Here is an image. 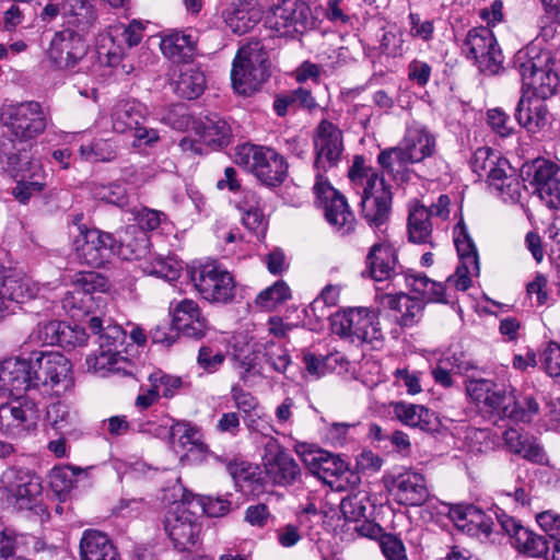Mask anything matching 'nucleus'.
I'll use <instances>...</instances> for the list:
<instances>
[{
    "label": "nucleus",
    "instance_id": "1",
    "mask_svg": "<svg viewBox=\"0 0 560 560\" xmlns=\"http://www.w3.org/2000/svg\"><path fill=\"white\" fill-rule=\"evenodd\" d=\"M349 178L362 186L360 213L371 228L386 225L392 217L393 191L384 175L366 166L363 156H355L349 170Z\"/></svg>",
    "mask_w": 560,
    "mask_h": 560
},
{
    "label": "nucleus",
    "instance_id": "2",
    "mask_svg": "<svg viewBox=\"0 0 560 560\" xmlns=\"http://www.w3.org/2000/svg\"><path fill=\"white\" fill-rule=\"evenodd\" d=\"M512 63L521 78L523 95L532 93V97L546 101L557 94L560 78L550 51L527 45L516 51Z\"/></svg>",
    "mask_w": 560,
    "mask_h": 560
},
{
    "label": "nucleus",
    "instance_id": "3",
    "mask_svg": "<svg viewBox=\"0 0 560 560\" xmlns=\"http://www.w3.org/2000/svg\"><path fill=\"white\" fill-rule=\"evenodd\" d=\"M0 125L11 142H28L42 135L47 117L39 102L25 101L4 105L0 110Z\"/></svg>",
    "mask_w": 560,
    "mask_h": 560
},
{
    "label": "nucleus",
    "instance_id": "4",
    "mask_svg": "<svg viewBox=\"0 0 560 560\" xmlns=\"http://www.w3.org/2000/svg\"><path fill=\"white\" fill-rule=\"evenodd\" d=\"M330 330L342 339L360 345L380 343L383 332L378 312L369 307H350L328 315Z\"/></svg>",
    "mask_w": 560,
    "mask_h": 560
},
{
    "label": "nucleus",
    "instance_id": "5",
    "mask_svg": "<svg viewBox=\"0 0 560 560\" xmlns=\"http://www.w3.org/2000/svg\"><path fill=\"white\" fill-rule=\"evenodd\" d=\"M235 163L253 173L267 187H278L288 177V162L272 148L250 143L237 145Z\"/></svg>",
    "mask_w": 560,
    "mask_h": 560
},
{
    "label": "nucleus",
    "instance_id": "6",
    "mask_svg": "<svg viewBox=\"0 0 560 560\" xmlns=\"http://www.w3.org/2000/svg\"><path fill=\"white\" fill-rule=\"evenodd\" d=\"M188 275L203 300L213 304H228L235 299L234 277L217 261L192 266L188 269Z\"/></svg>",
    "mask_w": 560,
    "mask_h": 560
},
{
    "label": "nucleus",
    "instance_id": "7",
    "mask_svg": "<svg viewBox=\"0 0 560 560\" xmlns=\"http://www.w3.org/2000/svg\"><path fill=\"white\" fill-rule=\"evenodd\" d=\"M310 471L336 491L353 489L361 483L359 472L352 470L339 455L317 448L304 458Z\"/></svg>",
    "mask_w": 560,
    "mask_h": 560
},
{
    "label": "nucleus",
    "instance_id": "8",
    "mask_svg": "<svg viewBox=\"0 0 560 560\" xmlns=\"http://www.w3.org/2000/svg\"><path fill=\"white\" fill-rule=\"evenodd\" d=\"M27 360L34 388L50 386L59 395L61 390L72 385V364L63 354L54 351H33Z\"/></svg>",
    "mask_w": 560,
    "mask_h": 560
},
{
    "label": "nucleus",
    "instance_id": "9",
    "mask_svg": "<svg viewBox=\"0 0 560 560\" xmlns=\"http://www.w3.org/2000/svg\"><path fill=\"white\" fill-rule=\"evenodd\" d=\"M268 23L279 36L294 39L315 27V18L304 0H278Z\"/></svg>",
    "mask_w": 560,
    "mask_h": 560
},
{
    "label": "nucleus",
    "instance_id": "10",
    "mask_svg": "<svg viewBox=\"0 0 560 560\" xmlns=\"http://www.w3.org/2000/svg\"><path fill=\"white\" fill-rule=\"evenodd\" d=\"M463 49L467 59L487 75L498 74L503 69L504 57L493 32L487 26L468 31Z\"/></svg>",
    "mask_w": 560,
    "mask_h": 560
},
{
    "label": "nucleus",
    "instance_id": "11",
    "mask_svg": "<svg viewBox=\"0 0 560 560\" xmlns=\"http://www.w3.org/2000/svg\"><path fill=\"white\" fill-rule=\"evenodd\" d=\"M73 250L80 264L102 268L116 256L117 240L112 233L80 225Z\"/></svg>",
    "mask_w": 560,
    "mask_h": 560
},
{
    "label": "nucleus",
    "instance_id": "12",
    "mask_svg": "<svg viewBox=\"0 0 560 560\" xmlns=\"http://www.w3.org/2000/svg\"><path fill=\"white\" fill-rule=\"evenodd\" d=\"M521 177L549 209H560V166L558 164L537 158L522 166Z\"/></svg>",
    "mask_w": 560,
    "mask_h": 560
},
{
    "label": "nucleus",
    "instance_id": "13",
    "mask_svg": "<svg viewBox=\"0 0 560 560\" xmlns=\"http://www.w3.org/2000/svg\"><path fill=\"white\" fill-rule=\"evenodd\" d=\"M315 182L328 180L325 174L336 167L345 151L341 129L334 122L323 119L313 135Z\"/></svg>",
    "mask_w": 560,
    "mask_h": 560
},
{
    "label": "nucleus",
    "instance_id": "14",
    "mask_svg": "<svg viewBox=\"0 0 560 560\" xmlns=\"http://www.w3.org/2000/svg\"><path fill=\"white\" fill-rule=\"evenodd\" d=\"M383 483L399 505L421 506L431 497L425 477L412 469L387 474L383 477Z\"/></svg>",
    "mask_w": 560,
    "mask_h": 560
},
{
    "label": "nucleus",
    "instance_id": "15",
    "mask_svg": "<svg viewBox=\"0 0 560 560\" xmlns=\"http://www.w3.org/2000/svg\"><path fill=\"white\" fill-rule=\"evenodd\" d=\"M10 401L0 405V432L21 438L35 429L39 419V410L34 399L18 395Z\"/></svg>",
    "mask_w": 560,
    "mask_h": 560
},
{
    "label": "nucleus",
    "instance_id": "16",
    "mask_svg": "<svg viewBox=\"0 0 560 560\" xmlns=\"http://www.w3.org/2000/svg\"><path fill=\"white\" fill-rule=\"evenodd\" d=\"M313 190L324 207L326 221L342 236L354 232L357 220L346 197L329 180L315 182Z\"/></svg>",
    "mask_w": 560,
    "mask_h": 560
},
{
    "label": "nucleus",
    "instance_id": "17",
    "mask_svg": "<svg viewBox=\"0 0 560 560\" xmlns=\"http://www.w3.org/2000/svg\"><path fill=\"white\" fill-rule=\"evenodd\" d=\"M454 244L459 264L455 273L447 278V282L453 283L459 291H466L472 283L469 276L479 273V257L463 218L454 226Z\"/></svg>",
    "mask_w": 560,
    "mask_h": 560
},
{
    "label": "nucleus",
    "instance_id": "18",
    "mask_svg": "<svg viewBox=\"0 0 560 560\" xmlns=\"http://www.w3.org/2000/svg\"><path fill=\"white\" fill-rule=\"evenodd\" d=\"M197 513L185 504H176L165 516L164 527L178 551L189 550L197 542L200 525Z\"/></svg>",
    "mask_w": 560,
    "mask_h": 560
},
{
    "label": "nucleus",
    "instance_id": "19",
    "mask_svg": "<svg viewBox=\"0 0 560 560\" xmlns=\"http://www.w3.org/2000/svg\"><path fill=\"white\" fill-rule=\"evenodd\" d=\"M89 46L73 30L55 33L48 49L49 60L59 69L73 70L86 56Z\"/></svg>",
    "mask_w": 560,
    "mask_h": 560
},
{
    "label": "nucleus",
    "instance_id": "20",
    "mask_svg": "<svg viewBox=\"0 0 560 560\" xmlns=\"http://www.w3.org/2000/svg\"><path fill=\"white\" fill-rule=\"evenodd\" d=\"M402 273V266L398 262L397 249L387 241L373 244L365 257L363 277L374 281L389 280Z\"/></svg>",
    "mask_w": 560,
    "mask_h": 560
},
{
    "label": "nucleus",
    "instance_id": "21",
    "mask_svg": "<svg viewBox=\"0 0 560 560\" xmlns=\"http://www.w3.org/2000/svg\"><path fill=\"white\" fill-rule=\"evenodd\" d=\"M45 549V542L28 533H19L0 521V558L2 560H31Z\"/></svg>",
    "mask_w": 560,
    "mask_h": 560
},
{
    "label": "nucleus",
    "instance_id": "22",
    "mask_svg": "<svg viewBox=\"0 0 560 560\" xmlns=\"http://www.w3.org/2000/svg\"><path fill=\"white\" fill-rule=\"evenodd\" d=\"M265 451L266 474L276 485L287 487L300 479L301 468L285 448L272 441Z\"/></svg>",
    "mask_w": 560,
    "mask_h": 560
},
{
    "label": "nucleus",
    "instance_id": "23",
    "mask_svg": "<svg viewBox=\"0 0 560 560\" xmlns=\"http://www.w3.org/2000/svg\"><path fill=\"white\" fill-rule=\"evenodd\" d=\"M500 406L494 413L500 419H510L515 422L529 423L539 411V404L532 393L517 392L504 386L501 394Z\"/></svg>",
    "mask_w": 560,
    "mask_h": 560
},
{
    "label": "nucleus",
    "instance_id": "24",
    "mask_svg": "<svg viewBox=\"0 0 560 560\" xmlns=\"http://www.w3.org/2000/svg\"><path fill=\"white\" fill-rule=\"evenodd\" d=\"M36 337L44 345L59 346L71 349L86 343L89 335L86 329L79 325H70L62 320L39 323L35 330Z\"/></svg>",
    "mask_w": 560,
    "mask_h": 560
},
{
    "label": "nucleus",
    "instance_id": "25",
    "mask_svg": "<svg viewBox=\"0 0 560 560\" xmlns=\"http://www.w3.org/2000/svg\"><path fill=\"white\" fill-rule=\"evenodd\" d=\"M13 497L19 510H42L43 480L33 470L18 467L12 469Z\"/></svg>",
    "mask_w": 560,
    "mask_h": 560
},
{
    "label": "nucleus",
    "instance_id": "26",
    "mask_svg": "<svg viewBox=\"0 0 560 560\" xmlns=\"http://www.w3.org/2000/svg\"><path fill=\"white\" fill-rule=\"evenodd\" d=\"M109 287L108 278L102 273L81 272L77 278L74 290L65 299L63 307L89 313L93 294L104 293L109 290Z\"/></svg>",
    "mask_w": 560,
    "mask_h": 560
},
{
    "label": "nucleus",
    "instance_id": "27",
    "mask_svg": "<svg viewBox=\"0 0 560 560\" xmlns=\"http://www.w3.org/2000/svg\"><path fill=\"white\" fill-rule=\"evenodd\" d=\"M448 517L457 528L471 536L489 537L493 532L494 522L491 514H487L474 504H454L448 510Z\"/></svg>",
    "mask_w": 560,
    "mask_h": 560
},
{
    "label": "nucleus",
    "instance_id": "28",
    "mask_svg": "<svg viewBox=\"0 0 560 560\" xmlns=\"http://www.w3.org/2000/svg\"><path fill=\"white\" fill-rule=\"evenodd\" d=\"M27 358H7L0 361V390H7L11 396L33 389L31 369Z\"/></svg>",
    "mask_w": 560,
    "mask_h": 560
},
{
    "label": "nucleus",
    "instance_id": "29",
    "mask_svg": "<svg viewBox=\"0 0 560 560\" xmlns=\"http://www.w3.org/2000/svg\"><path fill=\"white\" fill-rule=\"evenodd\" d=\"M503 440L509 452L521 456L527 462L541 466L549 464L544 446L534 435L510 428L504 431Z\"/></svg>",
    "mask_w": 560,
    "mask_h": 560
},
{
    "label": "nucleus",
    "instance_id": "30",
    "mask_svg": "<svg viewBox=\"0 0 560 560\" xmlns=\"http://www.w3.org/2000/svg\"><path fill=\"white\" fill-rule=\"evenodd\" d=\"M495 165L489 170L487 180L489 185L494 188L499 195L506 201L517 202L522 195V187H524L515 170L511 166L505 158L495 161Z\"/></svg>",
    "mask_w": 560,
    "mask_h": 560
},
{
    "label": "nucleus",
    "instance_id": "31",
    "mask_svg": "<svg viewBox=\"0 0 560 560\" xmlns=\"http://www.w3.org/2000/svg\"><path fill=\"white\" fill-rule=\"evenodd\" d=\"M514 116L518 125L532 135L544 130L550 119V113L545 101L528 95L521 96Z\"/></svg>",
    "mask_w": 560,
    "mask_h": 560
},
{
    "label": "nucleus",
    "instance_id": "32",
    "mask_svg": "<svg viewBox=\"0 0 560 560\" xmlns=\"http://www.w3.org/2000/svg\"><path fill=\"white\" fill-rule=\"evenodd\" d=\"M195 130L212 150L224 149L233 141L231 125L219 114H209L195 121Z\"/></svg>",
    "mask_w": 560,
    "mask_h": 560
},
{
    "label": "nucleus",
    "instance_id": "33",
    "mask_svg": "<svg viewBox=\"0 0 560 560\" xmlns=\"http://www.w3.org/2000/svg\"><path fill=\"white\" fill-rule=\"evenodd\" d=\"M160 48L173 62H190L197 54V37L190 31H172L162 37Z\"/></svg>",
    "mask_w": 560,
    "mask_h": 560
},
{
    "label": "nucleus",
    "instance_id": "34",
    "mask_svg": "<svg viewBox=\"0 0 560 560\" xmlns=\"http://www.w3.org/2000/svg\"><path fill=\"white\" fill-rule=\"evenodd\" d=\"M79 548L81 560H121L110 538L96 529L83 532Z\"/></svg>",
    "mask_w": 560,
    "mask_h": 560
},
{
    "label": "nucleus",
    "instance_id": "35",
    "mask_svg": "<svg viewBox=\"0 0 560 560\" xmlns=\"http://www.w3.org/2000/svg\"><path fill=\"white\" fill-rule=\"evenodd\" d=\"M382 304L399 314L396 317L401 327H412L418 324L423 315L425 302L410 296L407 293L384 294Z\"/></svg>",
    "mask_w": 560,
    "mask_h": 560
},
{
    "label": "nucleus",
    "instance_id": "36",
    "mask_svg": "<svg viewBox=\"0 0 560 560\" xmlns=\"http://www.w3.org/2000/svg\"><path fill=\"white\" fill-rule=\"evenodd\" d=\"M394 413L405 425L419 428L424 432L435 433L441 427L439 417L421 405L398 401L394 405Z\"/></svg>",
    "mask_w": 560,
    "mask_h": 560
},
{
    "label": "nucleus",
    "instance_id": "37",
    "mask_svg": "<svg viewBox=\"0 0 560 560\" xmlns=\"http://www.w3.org/2000/svg\"><path fill=\"white\" fill-rule=\"evenodd\" d=\"M230 30L237 35L252 31L261 20V11L253 0H238L223 13Z\"/></svg>",
    "mask_w": 560,
    "mask_h": 560
},
{
    "label": "nucleus",
    "instance_id": "38",
    "mask_svg": "<svg viewBox=\"0 0 560 560\" xmlns=\"http://www.w3.org/2000/svg\"><path fill=\"white\" fill-rule=\"evenodd\" d=\"M270 75V69L265 67H246L242 63L232 65V85L235 92L241 95L249 96L257 92Z\"/></svg>",
    "mask_w": 560,
    "mask_h": 560
},
{
    "label": "nucleus",
    "instance_id": "39",
    "mask_svg": "<svg viewBox=\"0 0 560 560\" xmlns=\"http://www.w3.org/2000/svg\"><path fill=\"white\" fill-rule=\"evenodd\" d=\"M89 371H93L102 377L109 374L131 375L129 370L132 363L129 359L120 355L119 352L100 349L86 358Z\"/></svg>",
    "mask_w": 560,
    "mask_h": 560
},
{
    "label": "nucleus",
    "instance_id": "40",
    "mask_svg": "<svg viewBox=\"0 0 560 560\" xmlns=\"http://www.w3.org/2000/svg\"><path fill=\"white\" fill-rule=\"evenodd\" d=\"M150 254V238L137 226H128L117 240L116 256L122 260H140Z\"/></svg>",
    "mask_w": 560,
    "mask_h": 560
},
{
    "label": "nucleus",
    "instance_id": "41",
    "mask_svg": "<svg viewBox=\"0 0 560 560\" xmlns=\"http://www.w3.org/2000/svg\"><path fill=\"white\" fill-rule=\"evenodd\" d=\"M504 386L490 380H469L466 384V390L477 405H482L487 412L494 416L498 406H500L499 401Z\"/></svg>",
    "mask_w": 560,
    "mask_h": 560
},
{
    "label": "nucleus",
    "instance_id": "42",
    "mask_svg": "<svg viewBox=\"0 0 560 560\" xmlns=\"http://www.w3.org/2000/svg\"><path fill=\"white\" fill-rule=\"evenodd\" d=\"M143 107L133 101H119L112 112L113 130L118 133L131 132L138 125L144 124Z\"/></svg>",
    "mask_w": 560,
    "mask_h": 560
},
{
    "label": "nucleus",
    "instance_id": "43",
    "mask_svg": "<svg viewBox=\"0 0 560 560\" xmlns=\"http://www.w3.org/2000/svg\"><path fill=\"white\" fill-rule=\"evenodd\" d=\"M88 329L97 336L96 341L100 349L120 353L118 348L124 346L127 337L121 326L110 323L105 326L101 317L93 316L88 322Z\"/></svg>",
    "mask_w": 560,
    "mask_h": 560
},
{
    "label": "nucleus",
    "instance_id": "44",
    "mask_svg": "<svg viewBox=\"0 0 560 560\" xmlns=\"http://www.w3.org/2000/svg\"><path fill=\"white\" fill-rule=\"evenodd\" d=\"M432 223L427 211V207L423 205H417L409 210L407 232L408 240L413 244H428L434 247L435 244L432 241Z\"/></svg>",
    "mask_w": 560,
    "mask_h": 560
},
{
    "label": "nucleus",
    "instance_id": "45",
    "mask_svg": "<svg viewBox=\"0 0 560 560\" xmlns=\"http://www.w3.org/2000/svg\"><path fill=\"white\" fill-rule=\"evenodd\" d=\"M37 289L28 278L15 275L5 276L0 284V296L3 298L5 305L11 308V303H24L33 299Z\"/></svg>",
    "mask_w": 560,
    "mask_h": 560
},
{
    "label": "nucleus",
    "instance_id": "46",
    "mask_svg": "<svg viewBox=\"0 0 560 560\" xmlns=\"http://www.w3.org/2000/svg\"><path fill=\"white\" fill-rule=\"evenodd\" d=\"M402 142L407 148L411 164L432 156L435 151V138L424 129L409 130Z\"/></svg>",
    "mask_w": 560,
    "mask_h": 560
},
{
    "label": "nucleus",
    "instance_id": "47",
    "mask_svg": "<svg viewBox=\"0 0 560 560\" xmlns=\"http://www.w3.org/2000/svg\"><path fill=\"white\" fill-rule=\"evenodd\" d=\"M85 472L86 469L72 465L55 467L48 475L49 486L59 499L65 500L75 487L78 476Z\"/></svg>",
    "mask_w": 560,
    "mask_h": 560
},
{
    "label": "nucleus",
    "instance_id": "48",
    "mask_svg": "<svg viewBox=\"0 0 560 560\" xmlns=\"http://www.w3.org/2000/svg\"><path fill=\"white\" fill-rule=\"evenodd\" d=\"M206 89V75L195 67L182 71L175 83V92L178 96L186 100L198 98Z\"/></svg>",
    "mask_w": 560,
    "mask_h": 560
},
{
    "label": "nucleus",
    "instance_id": "49",
    "mask_svg": "<svg viewBox=\"0 0 560 560\" xmlns=\"http://www.w3.org/2000/svg\"><path fill=\"white\" fill-rule=\"evenodd\" d=\"M233 63H242L246 67H265L270 69L267 48L262 42L257 38L249 39L245 45L238 48Z\"/></svg>",
    "mask_w": 560,
    "mask_h": 560
},
{
    "label": "nucleus",
    "instance_id": "50",
    "mask_svg": "<svg viewBox=\"0 0 560 560\" xmlns=\"http://www.w3.org/2000/svg\"><path fill=\"white\" fill-rule=\"evenodd\" d=\"M228 472L235 485L241 488L248 485L252 488L250 490L254 491L261 487L259 468L247 462L234 459L232 464H229Z\"/></svg>",
    "mask_w": 560,
    "mask_h": 560
},
{
    "label": "nucleus",
    "instance_id": "51",
    "mask_svg": "<svg viewBox=\"0 0 560 560\" xmlns=\"http://www.w3.org/2000/svg\"><path fill=\"white\" fill-rule=\"evenodd\" d=\"M494 514L503 532L511 537L512 545L517 550H520L521 547H524V542L528 541L532 530L523 526L520 521H516L514 517L508 515L503 510H500Z\"/></svg>",
    "mask_w": 560,
    "mask_h": 560
},
{
    "label": "nucleus",
    "instance_id": "52",
    "mask_svg": "<svg viewBox=\"0 0 560 560\" xmlns=\"http://www.w3.org/2000/svg\"><path fill=\"white\" fill-rule=\"evenodd\" d=\"M291 298V290L283 280H277L272 285L262 290L255 299L257 306L272 310Z\"/></svg>",
    "mask_w": 560,
    "mask_h": 560
},
{
    "label": "nucleus",
    "instance_id": "53",
    "mask_svg": "<svg viewBox=\"0 0 560 560\" xmlns=\"http://www.w3.org/2000/svg\"><path fill=\"white\" fill-rule=\"evenodd\" d=\"M172 323L177 331L192 320L205 317L199 305L194 300L184 299L172 307Z\"/></svg>",
    "mask_w": 560,
    "mask_h": 560
},
{
    "label": "nucleus",
    "instance_id": "54",
    "mask_svg": "<svg viewBox=\"0 0 560 560\" xmlns=\"http://www.w3.org/2000/svg\"><path fill=\"white\" fill-rule=\"evenodd\" d=\"M262 357L275 372L281 374L287 371L291 363L288 350L273 340H269L262 346Z\"/></svg>",
    "mask_w": 560,
    "mask_h": 560
},
{
    "label": "nucleus",
    "instance_id": "55",
    "mask_svg": "<svg viewBox=\"0 0 560 560\" xmlns=\"http://www.w3.org/2000/svg\"><path fill=\"white\" fill-rule=\"evenodd\" d=\"M148 380L159 392L162 389L160 395L167 399L173 398L182 388L188 386L182 377L166 374L161 370L151 373Z\"/></svg>",
    "mask_w": 560,
    "mask_h": 560
},
{
    "label": "nucleus",
    "instance_id": "56",
    "mask_svg": "<svg viewBox=\"0 0 560 560\" xmlns=\"http://www.w3.org/2000/svg\"><path fill=\"white\" fill-rule=\"evenodd\" d=\"M80 155L88 162H110L116 158V151L108 140L100 139L91 144L80 147Z\"/></svg>",
    "mask_w": 560,
    "mask_h": 560
},
{
    "label": "nucleus",
    "instance_id": "57",
    "mask_svg": "<svg viewBox=\"0 0 560 560\" xmlns=\"http://www.w3.org/2000/svg\"><path fill=\"white\" fill-rule=\"evenodd\" d=\"M368 499L359 494H351L343 498L340 502V512L346 523H359L366 517Z\"/></svg>",
    "mask_w": 560,
    "mask_h": 560
},
{
    "label": "nucleus",
    "instance_id": "58",
    "mask_svg": "<svg viewBox=\"0 0 560 560\" xmlns=\"http://www.w3.org/2000/svg\"><path fill=\"white\" fill-rule=\"evenodd\" d=\"M199 510L209 517H223L232 510V502L226 495H205L198 498Z\"/></svg>",
    "mask_w": 560,
    "mask_h": 560
},
{
    "label": "nucleus",
    "instance_id": "59",
    "mask_svg": "<svg viewBox=\"0 0 560 560\" xmlns=\"http://www.w3.org/2000/svg\"><path fill=\"white\" fill-rule=\"evenodd\" d=\"M91 192L94 198L107 203L124 206L127 202L126 191L119 184H93Z\"/></svg>",
    "mask_w": 560,
    "mask_h": 560
},
{
    "label": "nucleus",
    "instance_id": "60",
    "mask_svg": "<svg viewBox=\"0 0 560 560\" xmlns=\"http://www.w3.org/2000/svg\"><path fill=\"white\" fill-rule=\"evenodd\" d=\"M539 362L544 371L560 383V343L556 341L547 342L540 353Z\"/></svg>",
    "mask_w": 560,
    "mask_h": 560
},
{
    "label": "nucleus",
    "instance_id": "61",
    "mask_svg": "<svg viewBox=\"0 0 560 560\" xmlns=\"http://www.w3.org/2000/svg\"><path fill=\"white\" fill-rule=\"evenodd\" d=\"M500 159L501 156H499L491 148L481 147L474 152L470 159V166L472 172L478 176H487L489 170H491L497 164L495 161H499Z\"/></svg>",
    "mask_w": 560,
    "mask_h": 560
},
{
    "label": "nucleus",
    "instance_id": "62",
    "mask_svg": "<svg viewBox=\"0 0 560 560\" xmlns=\"http://www.w3.org/2000/svg\"><path fill=\"white\" fill-rule=\"evenodd\" d=\"M409 20V35L412 38L421 39L425 43L433 39L434 36V21L423 19L419 13L410 12L408 15Z\"/></svg>",
    "mask_w": 560,
    "mask_h": 560
},
{
    "label": "nucleus",
    "instance_id": "63",
    "mask_svg": "<svg viewBox=\"0 0 560 560\" xmlns=\"http://www.w3.org/2000/svg\"><path fill=\"white\" fill-rule=\"evenodd\" d=\"M171 435L178 438L183 445L194 444L199 447L200 451H205L207 445L199 441V432L196 427L191 425L190 422L176 421L171 427Z\"/></svg>",
    "mask_w": 560,
    "mask_h": 560
},
{
    "label": "nucleus",
    "instance_id": "64",
    "mask_svg": "<svg viewBox=\"0 0 560 560\" xmlns=\"http://www.w3.org/2000/svg\"><path fill=\"white\" fill-rule=\"evenodd\" d=\"M380 546L387 560H408L405 546L397 536L393 534L382 535Z\"/></svg>",
    "mask_w": 560,
    "mask_h": 560
}]
</instances>
